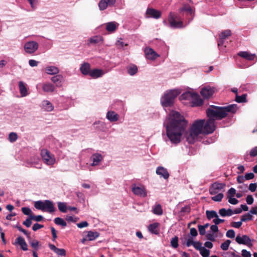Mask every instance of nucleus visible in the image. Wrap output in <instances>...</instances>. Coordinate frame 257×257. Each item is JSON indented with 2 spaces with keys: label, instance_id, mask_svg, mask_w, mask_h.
<instances>
[{
  "label": "nucleus",
  "instance_id": "nucleus-26",
  "mask_svg": "<svg viewBox=\"0 0 257 257\" xmlns=\"http://www.w3.org/2000/svg\"><path fill=\"white\" fill-rule=\"evenodd\" d=\"M106 29L109 32H113L116 30L118 24L115 22L107 23L105 24Z\"/></svg>",
  "mask_w": 257,
  "mask_h": 257
},
{
  "label": "nucleus",
  "instance_id": "nucleus-6",
  "mask_svg": "<svg viewBox=\"0 0 257 257\" xmlns=\"http://www.w3.org/2000/svg\"><path fill=\"white\" fill-rule=\"evenodd\" d=\"M34 206L37 209L41 210L43 211H47L52 213L55 211L53 202L49 200L36 201L35 203Z\"/></svg>",
  "mask_w": 257,
  "mask_h": 257
},
{
  "label": "nucleus",
  "instance_id": "nucleus-36",
  "mask_svg": "<svg viewBox=\"0 0 257 257\" xmlns=\"http://www.w3.org/2000/svg\"><path fill=\"white\" fill-rule=\"evenodd\" d=\"M190 245H192L196 249L200 250L201 248L203 246H202V244L198 241H187V245L189 246Z\"/></svg>",
  "mask_w": 257,
  "mask_h": 257
},
{
  "label": "nucleus",
  "instance_id": "nucleus-15",
  "mask_svg": "<svg viewBox=\"0 0 257 257\" xmlns=\"http://www.w3.org/2000/svg\"><path fill=\"white\" fill-rule=\"evenodd\" d=\"M215 91V88L207 86L202 88L200 93L203 97L207 98L211 96Z\"/></svg>",
  "mask_w": 257,
  "mask_h": 257
},
{
  "label": "nucleus",
  "instance_id": "nucleus-30",
  "mask_svg": "<svg viewBox=\"0 0 257 257\" xmlns=\"http://www.w3.org/2000/svg\"><path fill=\"white\" fill-rule=\"evenodd\" d=\"M51 80L57 86L60 87L62 86L63 77L61 75H57L52 77Z\"/></svg>",
  "mask_w": 257,
  "mask_h": 257
},
{
  "label": "nucleus",
  "instance_id": "nucleus-51",
  "mask_svg": "<svg viewBox=\"0 0 257 257\" xmlns=\"http://www.w3.org/2000/svg\"><path fill=\"white\" fill-rule=\"evenodd\" d=\"M33 9H35L38 4V0H28Z\"/></svg>",
  "mask_w": 257,
  "mask_h": 257
},
{
  "label": "nucleus",
  "instance_id": "nucleus-53",
  "mask_svg": "<svg viewBox=\"0 0 257 257\" xmlns=\"http://www.w3.org/2000/svg\"><path fill=\"white\" fill-rule=\"evenodd\" d=\"M116 45L118 48H122L124 46H127V44H124L121 39H119L117 41Z\"/></svg>",
  "mask_w": 257,
  "mask_h": 257
},
{
  "label": "nucleus",
  "instance_id": "nucleus-14",
  "mask_svg": "<svg viewBox=\"0 0 257 257\" xmlns=\"http://www.w3.org/2000/svg\"><path fill=\"white\" fill-rule=\"evenodd\" d=\"M235 240L239 244H245L247 246L252 245L250 239L246 235L242 236L237 235L236 237Z\"/></svg>",
  "mask_w": 257,
  "mask_h": 257
},
{
  "label": "nucleus",
  "instance_id": "nucleus-62",
  "mask_svg": "<svg viewBox=\"0 0 257 257\" xmlns=\"http://www.w3.org/2000/svg\"><path fill=\"white\" fill-rule=\"evenodd\" d=\"M254 177V175L253 173H246L245 175V176L244 177V178L246 180H250V179L253 178Z\"/></svg>",
  "mask_w": 257,
  "mask_h": 257
},
{
  "label": "nucleus",
  "instance_id": "nucleus-4",
  "mask_svg": "<svg viewBox=\"0 0 257 257\" xmlns=\"http://www.w3.org/2000/svg\"><path fill=\"white\" fill-rule=\"evenodd\" d=\"M180 94L178 90H171L164 93L161 98V103L164 107H171L174 103L176 97Z\"/></svg>",
  "mask_w": 257,
  "mask_h": 257
},
{
  "label": "nucleus",
  "instance_id": "nucleus-61",
  "mask_svg": "<svg viewBox=\"0 0 257 257\" xmlns=\"http://www.w3.org/2000/svg\"><path fill=\"white\" fill-rule=\"evenodd\" d=\"M222 255L224 257H234L235 254L234 252L228 251L223 253Z\"/></svg>",
  "mask_w": 257,
  "mask_h": 257
},
{
  "label": "nucleus",
  "instance_id": "nucleus-24",
  "mask_svg": "<svg viewBox=\"0 0 257 257\" xmlns=\"http://www.w3.org/2000/svg\"><path fill=\"white\" fill-rule=\"evenodd\" d=\"M86 233V237L89 241L94 240L99 236V233L97 231H88Z\"/></svg>",
  "mask_w": 257,
  "mask_h": 257
},
{
  "label": "nucleus",
  "instance_id": "nucleus-45",
  "mask_svg": "<svg viewBox=\"0 0 257 257\" xmlns=\"http://www.w3.org/2000/svg\"><path fill=\"white\" fill-rule=\"evenodd\" d=\"M29 243L31 246L35 249L37 250L39 245V242L37 240H30L29 241Z\"/></svg>",
  "mask_w": 257,
  "mask_h": 257
},
{
  "label": "nucleus",
  "instance_id": "nucleus-38",
  "mask_svg": "<svg viewBox=\"0 0 257 257\" xmlns=\"http://www.w3.org/2000/svg\"><path fill=\"white\" fill-rule=\"evenodd\" d=\"M59 210L62 212L65 213L68 210V207L66 203L64 202H59L57 203Z\"/></svg>",
  "mask_w": 257,
  "mask_h": 257
},
{
  "label": "nucleus",
  "instance_id": "nucleus-9",
  "mask_svg": "<svg viewBox=\"0 0 257 257\" xmlns=\"http://www.w3.org/2000/svg\"><path fill=\"white\" fill-rule=\"evenodd\" d=\"M133 193L141 197H145L147 195V191L145 187L141 184H133L132 187Z\"/></svg>",
  "mask_w": 257,
  "mask_h": 257
},
{
  "label": "nucleus",
  "instance_id": "nucleus-11",
  "mask_svg": "<svg viewBox=\"0 0 257 257\" xmlns=\"http://www.w3.org/2000/svg\"><path fill=\"white\" fill-rule=\"evenodd\" d=\"M115 3L116 0H100L98 6L100 11H104L108 7H113Z\"/></svg>",
  "mask_w": 257,
  "mask_h": 257
},
{
  "label": "nucleus",
  "instance_id": "nucleus-44",
  "mask_svg": "<svg viewBox=\"0 0 257 257\" xmlns=\"http://www.w3.org/2000/svg\"><path fill=\"white\" fill-rule=\"evenodd\" d=\"M18 139V135L16 133L12 132L9 135V140L12 142H15Z\"/></svg>",
  "mask_w": 257,
  "mask_h": 257
},
{
  "label": "nucleus",
  "instance_id": "nucleus-58",
  "mask_svg": "<svg viewBox=\"0 0 257 257\" xmlns=\"http://www.w3.org/2000/svg\"><path fill=\"white\" fill-rule=\"evenodd\" d=\"M241 254L243 257H251V256L250 252L246 249L242 250Z\"/></svg>",
  "mask_w": 257,
  "mask_h": 257
},
{
  "label": "nucleus",
  "instance_id": "nucleus-40",
  "mask_svg": "<svg viewBox=\"0 0 257 257\" xmlns=\"http://www.w3.org/2000/svg\"><path fill=\"white\" fill-rule=\"evenodd\" d=\"M206 214L207 217L209 219H211L213 218H215V217H218V215H217L216 212H215V211L207 210L206 211Z\"/></svg>",
  "mask_w": 257,
  "mask_h": 257
},
{
  "label": "nucleus",
  "instance_id": "nucleus-64",
  "mask_svg": "<svg viewBox=\"0 0 257 257\" xmlns=\"http://www.w3.org/2000/svg\"><path fill=\"white\" fill-rule=\"evenodd\" d=\"M250 155L254 157L257 155V147L252 148L250 152Z\"/></svg>",
  "mask_w": 257,
  "mask_h": 257
},
{
  "label": "nucleus",
  "instance_id": "nucleus-50",
  "mask_svg": "<svg viewBox=\"0 0 257 257\" xmlns=\"http://www.w3.org/2000/svg\"><path fill=\"white\" fill-rule=\"evenodd\" d=\"M79 218L78 217H73L72 216L67 215L66 216V220L68 221L76 222L78 220Z\"/></svg>",
  "mask_w": 257,
  "mask_h": 257
},
{
  "label": "nucleus",
  "instance_id": "nucleus-23",
  "mask_svg": "<svg viewBox=\"0 0 257 257\" xmlns=\"http://www.w3.org/2000/svg\"><path fill=\"white\" fill-rule=\"evenodd\" d=\"M156 173L165 179H167L169 177V174L167 169L163 167H158L156 169Z\"/></svg>",
  "mask_w": 257,
  "mask_h": 257
},
{
  "label": "nucleus",
  "instance_id": "nucleus-5",
  "mask_svg": "<svg viewBox=\"0 0 257 257\" xmlns=\"http://www.w3.org/2000/svg\"><path fill=\"white\" fill-rule=\"evenodd\" d=\"M180 99L189 100L191 101L192 106H200L202 104L203 101L196 93L192 91H187L183 93L180 96Z\"/></svg>",
  "mask_w": 257,
  "mask_h": 257
},
{
  "label": "nucleus",
  "instance_id": "nucleus-60",
  "mask_svg": "<svg viewBox=\"0 0 257 257\" xmlns=\"http://www.w3.org/2000/svg\"><path fill=\"white\" fill-rule=\"evenodd\" d=\"M246 201L248 204H251L253 202V198L251 195H247L246 198Z\"/></svg>",
  "mask_w": 257,
  "mask_h": 257
},
{
  "label": "nucleus",
  "instance_id": "nucleus-48",
  "mask_svg": "<svg viewBox=\"0 0 257 257\" xmlns=\"http://www.w3.org/2000/svg\"><path fill=\"white\" fill-rule=\"evenodd\" d=\"M236 195V190L233 188L229 189L227 192V197H233Z\"/></svg>",
  "mask_w": 257,
  "mask_h": 257
},
{
  "label": "nucleus",
  "instance_id": "nucleus-7",
  "mask_svg": "<svg viewBox=\"0 0 257 257\" xmlns=\"http://www.w3.org/2000/svg\"><path fill=\"white\" fill-rule=\"evenodd\" d=\"M41 155L43 162L47 165L51 166L55 163L56 159L54 155L47 149L42 150Z\"/></svg>",
  "mask_w": 257,
  "mask_h": 257
},
{
  "label": "nucleus",
  "instance_id": "nucleus-31",
  "mask_svg": "<svg viewBox=\"0 0 257 257\" xmlns=\"http://www.w3.org/2000/svg\"><path fill=\"white\" fill-rule=\"evenodd\" d=\"M45 71L46 73L49 75L56 74L59 72L58 68L53 66L46 67Z\"/></svg>",
  "mask_w": 257,
  "mask_h": 257
},
{
  "label": "nucleus",
  "instance_id": "nucleus-35",
  "mask_svg": "<svg viewBox=\"0 0 257 257\" xmlns=\"http://www.w3.org/2000/svg\"><path fill=\"white\" fill-rule=\"evenodd\" d=\"M153 212L156 215H161L163 214V209L160 204L155 205L153 208Z\"/></svg>",
  "mask_w": 257,
  "mask_h": 257
},
{
  "label": "nucleus",
  "instance_id": "nucleus-10",
  "mask_svg": "<svg viewBox=\"0 0 257 257\" xmlns=\"http://www.w3.org/2000/svg\"><path fill=\"white\" fill-rule=\"evenodd\" d=\"M161 15L162 12L160 11L152 8H148L144 16L146 19H158L161 17Z\"/></svg>",
  "mask_w": 257,
  "mask_h": 257
},
{
  "label": "nucleus",
  "instance_id": "nucleus-21",
  "mask_svg": "<svg viewBox=\"0 0 257 257\" xmlns=\"http://www.w3.org/2000/svg\"><path fill=\"white\" fill-rule=\"evenodd\" d=\"M106 117L110 122H115L118 120L119 116L113 111H108L106 113Z\"/></svg>",
  "mask_w": 257,
  "mask_h": 257
},
{
  "label": "nucleus",
  "instance_id": "nucleus-16",
  "mask_svg": "<svg viewBox=\"0 0 257 257\" xmlns=\"http://www.w3.org/2000/svg\"><path fill=\"white\" fill-rule=\"evenodd\" d=\"M231 31L230 30H226L222 31L219 36V40L218 41V45L220 47L223 45L225 39L231 36Z\"/></svg>",
  "mask_w": 257,
  "mask_h": 257
},
{
  "label": "nucleus",
  "instance_id": "nucleus-19",
  "mask_svg": "<svg viewBox=\"0 0 257 257\" xmlns=\"http://www.w3.org/2000/svg\"><path fill=\"white\" fill-rule=\"evenodd\" d=\"M238 55L249 61L253 60L256 58L255 54H251L247 51L239 52Z\"/></svg>",
  "mask_w": 257,
  "mask_h": 257
},
{
  "label": "nucleus",
  "instance_id": "nucleus-2",
  "mask_svg": "<svg viewBox=\"0 0 257 257\" xmlns=\"http://www.w3.org/2000/svg\"><path fill=\"white\" fill-rule=\"evenodd\" d=\"M167 135L172 144H177L181 140L187 125L184 117L179 112L172 111L165 121Z\"/></svg>",
  "mask_w": 257,
  "mask_h": 257
},
{
  "label": "nucleus",
  "instance_id": "nucleus-49",
  "mask_svg": "<svg viewBox=\"0 0 257 257\" xmlns=\"http://www.w3.org/2000/svg\"><path fill=\"white\" fill-rule=\"evenodd\" d=\"M178 240L177 237L172 238L171 240V246L174 248H177L178 246Z\"/></svg>",
  "mask_w": 257,
  "mask_h": 257
},
{
  "label": "nucleus",
  "instance_id": "nucleus-25",
  "mask_svg": "<svg viewBox=\"0 0 257 257\" xmlns=\"http://www.w3.org/2000/svg\"><path fill=\"white\" fill-rule=\"evenodd\" d=\"M49 247L51 249L53 250L56 253L59 255L65 256L66 251L63 248H58L56 247L54 244H50Z\"/></svg>",
  "mask_w": 257,
  "mask_h": 257
},
{
  "label": "nucleus",
  "instance_id": "nucleus-32",
  "mask_svg": "<svg viewBox=\"0 0 257 257\" xmlns=\"http://www.w3.org/2000/svg\"><path fill=\"white\" fill-rule=\"evenodd\" d=\"M159 226V223L157 222H155L150 224L148 226V229L150 232L152 233L157 234L159 233L158 227Z\"/></svg>",
  "mask_w": 257,
  "mask_h": 257
},
{
  "label": "nucleus",
  "instance_id": "nucleus-12",
  "mask_svg": "<svg viewBox=\"0 0 257 257\" xmlns=\"http://www.w3.org/2000/svg\"><path fill=\"white\" fill-rule=\"evenodd\" d=\"M168 21L170 26L172 28H182L183 26L181 21H176V16L172 13L170 14Z\"/></svg>",
  "mask_w": 257,
  "mask_h": 257
},
{
  "label": "nucleus",
  "instance_id": "nucleus-59",
  "mask_svg": "<svg viewBox=\"0 0 257 257\" xmlns=\"http://www.w3.org/2000/svg\"><path fill=\"white\" fill-rule=\"evenodd\" d=\"M43 216L41 215H37V216H34V215H31V219L32 220H34L36 221H40L43 219Z\"/></svg>",
  "mask_w": 257,
  "mask_h": 257
},
{
  "label": "nucleus",
  "instance_id": "nucleus-8",
  "mask_svg": "<svg viewBox=\"0 0 257 257\" xmlns=\"http://www.w3.org/2000/svg\"><path fill=\"white\" fill-rule=\"evenodd\" d=\"M39 48L38 43L34 41L27 42L24 46L25 52L29 54H32L35 53Z\"/></svg>",
  "mask_w": 257,
  "mask_h": 257
},
{
  "label": "nucleus",
  "instance_id": "nucleus-34",
  "mask_svg": "<svg viewBox=\"0 0 257 257\" xmlns=\"http://www.w3.org/2000/svg\"><path fill=\"white\" fill-rule=\"evenodd\" d=\"M219 213L222 217L230 216L233 214V211L230 209L221 208L219 210Z\"/></svg>",
  "mask_w": 257,
  "mask_h": 257
},
{
  "label": "nucleus",
  "instance_id": "nucleus-39",
  "mask_svg": "<svg viewBox=\"0 0 257 257\" xmlns=\"http://www.w3.org/2000/svg\"><path fill=\"white\" fill-rule=\"evenodd\" d=\"M138 71V68L136 65H131L127 68V72L131 75L135 74Z\"/></svg>",
  "mask_w": 257,
  "mask_h": 257
},
{
  "label": "nucleus",
  "instance_id": "nucleus-41",
  "mask_svg": "<svg viewBox=\"0 0 257 257\" xmlns=\"http://www.w3.org/2000/svg\"><path fill=\"white\" fill-rule=\"evenodd\" d=\"M55 223L57 225H62L65 227L67 225L66 222L61 218L57 217L54 219Z\"/></svg>",
  "mask_w": 257,
  "mask_h": 257
},
{
  "label": "nucleus",
  "instance_id": "nucleus-20",
  "mask_svg": "<svg viewBox=\"0 0 257 257\" xmlns=\"http://www.w3.org/2000/svg\"><path fill=\"white\" fill-rule=\"evenodd\" d=\"M42 108L48 112L52 111L54 107L53 104L47 100H44L42 102Z\"/></svg>",
  "mask_w": 257,
  "mask_h": 257
},
{
  "label": "nucleus",
  "instance_id": "nucleus-47",
  "mask_svg": "<svg viewBox=\"0 0 257 257\" xmlns=\"http://www.w3.org/2000/svg\"><path fill=\"white\" fill-rule=\"evenodd\" d=\"M231 241L229 240H227L225 241H224L223 243H222L221 245V248L222 250H226L229 247V245Z\"/></svg>",
  "mask_w": 257,
  "mask_h": 257
},
{
  "label": "nucleus",
  "instance_id": "nucleus-55",
  "mask_svg": "<svg viewBox=\"0 0 257 257\" xmlns=\"http://www.w3.org/2000/svg\"><path fill=\"white\" fill-rule=\"evenodd\" d=\"M77 226L78 228H82L83 227H86L88 226V223L87 221H83L77 224Z\"/></svg>",
  "mask_w": 257,
  "mask_h": 257
},
{
  "label": "nucleus",
  "instance_id": "nucleus-27",
  "mask_svg": "<svg viewBox=\"0 0 257 257\" xmlns=\"http://www.w3.org/2000/svg\"><path fill=\"white\" fill-rule=\"evenodd\" d=\"M180 12L185 13L186 15L190 16L191 18L193 17L194 12L189 6L185 5L180 9Z\"/></svg>",
  "mask_w": 257,
  "mask_h": 257
},
{
  "label": "nucleus",
  "instance_id": "nucleus-29",
  "mask_svg": "<svg viewBox=\"0 0 257 257\" xmlns=\"http://www.w3.org/2000/svg\"><path fill=\"white\" fill-rule=\"evenodd\" d=\"M42 89L44 92H52L55 91V87L50 83H47L43 84Z\"/></svg>",
  "mask_w": 257,
  "mask_h": 257
},
{
  "label": "nucleus",
  "instance_id": "nucleus-22",
  "mask_svg": "<svg viewBox=\"0 0 257 257\" xmlns=\"http://www.w3.org/2000/svg\"><path fill=\"white\" fill-rule=\"evenodd\" d=\"M19 88L22 97H25L28 95L29 93L27 88V85L23 81H20L19 82Z\"/></svg>",
  "mask_w": 257,
  "mask_h": 257
},
{
  "label": "nucleus",
  "instance_id": "nucleus-57",
  "mask_svg": "<svg viewBox=\"0 0 257 257\" xmlns=\"http://www.w3.org/2000/svg\"><path fill=\"white\" fill-rule=\"evenodd\" d=\"M228 199V202L231 204L235 205L238 203V201L233 197H227Z\"/></svg>",
  "mask_w": 257,
  "mask_h": 257
},
{
  "label": "nucleus",
  "instance_id": "nucleus-54",
  "mask_svg": "<svg viewBox=\"0 0 257 257\" xmlns=\"http://www.w3.org/2000/svg\"><path fill=\"white\" fill-rule=\"evenodd\" d=\"M226 235L227 237L232 238L235 236V232L233 230L230 229L227 231Z\"/></svg>",
  "mask_w": 257,
  "mask_h": 257
},
{
  "label": "nucleus",
  "instance_id": "nucleus-13",
  "mask_svg": "<svg viewBox=\"0 0 257 257\" xmlns=\"http://www.w3.org/2000/svg\"><path fill=\"white\" fill-rule=\"evenodd\" d=\"M145 54L147 59L154 61L160 55L158 54L153 49L150 48H146L145 50Z\"/></svg>",
  "mask_w": 257,
  "mask_h": 257
},
{
  "label": "nucleus",
  "instance_id": "nucleus-43",
  "mask_svg": "<svg viewBox=\"0 0 257 257\" xmlns=\"http://www.w3.org/2000/svg\"><path fill=\"white\" fill-rule=\"evenodd\" d=\"M199 251L200 253L203 257H208L210 254V251L204 247L201 248Z\"/></svg>",
  "mask_w": 257,
  "mask_h": 257
},
{
  "label": "nucleus",
  "instance_id": "nucleus-56",
  "mask_svg": "<svg viewBox=\"0 0 257 257\" xmlns=\"http://www.w3.org/2000/svg\"><path fill=\"white\" fill-rule=\"evenodd\" d=\"M242 222L240 220V221L238 222H232L231 223V226L234 228H238L242 225Z\"/></svg>",
  "mask_w": 257,
  "mask_h": 257
},
{
  "label": "nucleus",
  "instance_id": "nucleus-42",
  "mask_svg": "<svg viewBox=\"0 0 257 257\" xmlns=\"http://www.w3.org/2000/svg\"><path fill=\"white\" fill-rule=\"evenodd\" d=\"M235 100L236 102L239 103L245 102L246 101V95L243 94L241 96L236 95L235 97Z\"/></svg>",
  "mask_w": 257,
  "mask_h": 257
},
{
  "label": "nucleus",
  "instance_id": "nucleus-17",
  "mask_svg": "<svg viewBox=\"0 0 257 257\" xmlns=\"http://www.w3.org/2000/svg\"><path fill=\"white\" fill-rule=\"evenodd\" d=\"M103 159V157L99 153L93 154L90 157L91 161L92 163L91 164V166H96L98 165Z\"/></svg>",
  "mask_w": 257,
  "mask_h": 257
},
{
  "label": "nucleus",
  "instance_id": "nucleus-33",
  "mask_svg": "<svg viewBox=\"0 0 257 257\" xmlns=\"http://www.w3.org/2000/svg\"><path fill=\"white\" fill-rule=\"evenodd\" d=\"M80 70L82 74L84 75H89V73L91 70H90V65L88 63H85L81 65Z\"/></svg>",
  "mask_w": 257,
  "mask_h": 257
},
{
  "label": "nucleus",
  "instance_id": "nucleus-52",
  "mask_svg": "<svg viewBox=\"0 0 257 257\" xmlns=\"http://www.w3.org/2000/svg\"><path fill=\"white\" fill-rule=\"evenodd\" d=\"M22 211L23 213L27 215H32V211L31 210L28 208V207H23L22 208Z\"/></svg>",
  "mask_w": 257,
  "mask_h": 257
},
{
  "label": "nucleus",
  "instance_id": "nucleus-18",
  "mask_svg": "<svg viewBox=\"0 0 257 257\" xmlns=\"http://www.w3.org/2000/svg\"><path fill=\"white\" fill-rule=\"evenodd\" d=\"M105 72L101 69H94L90 71L89 75L93 78H97L102 76Z\"/></svg>",
  "mask_w": 257,
  "mask_h": 257
},
{
  "label": "nucleus",
  "instance_id": "nucleus-37",
  "mask_svg": "<svg viewBox=\"0 0 257 257\" xmlns=\"http://www.w3.org/2000/svg\"><path fill=\"white\" fill-rule=\"evenodd\" d=\"M103 41V38L100 36H95L89 39V42L91 44H97Z\"/></svg>",
  "mask_w": 257,
  "mask_h": 257
},
{
  "label": "nucleus",
  "instance_id": "nucleus-1",
  "mask_svg": "<svg viewBox=\"0 0 257 257\" xmlns=\"http://www.w3.org/2000/svg\"><path fill=\"white\" fill-rule=\"evenodd\" d=\"M238 109L236 104H232L226 107L211 106L207 110L208 119H198L194 121L190 129L185 133V137L189 143L193 144L198 140L201 135L212 133L215 129L214 120L225 117L228 112L235 113Z\"/></svg>",
  "mask_w": 257,
  "mask_h": 257
},
{
  "label": "nucleus",
  "instance_id": "nucleus-28",
  "mask_svg": "<svg viewBox=\"0 0 257 257\" xmlns=\"http://www.w3.org/2000/svg\"><path fill=\"white\" fill-rule=\"evenodd\" d=\"M15 244L20 245L22 249L24 250H27L28 249L27 244L25 239L22 237H18L16 239Z\"/></svg>",
  "mask_w": 257,
  "mask_h": 257
},
{
  "label": "nucleus",
  "instance_id": "nucleus-46",
  "mask_svg": "<svg viewBox=\"0 0 257 257\" xmlns=\"http://www.w3.org/2000/svg\"><path fill=\"white\" fill-rule=\"evenodd\" d=\"M252 219V216L249 213H247L241 217V221L242 222L246 221L248 220H251Z\"/></svg>",
  "mask_w": 257,
  "mask_h": 257
},
{
  "label": "nucleus",
  "instance_id": "nucleus-3",
  "mask_svg": "<svg viewBox=\"0 0 257 257\" xmlns=\"http://www.w3.org/2000/svg\"><path fill=\"white\" fill-rule=\"evenodd\" d=\"M225 184L223 183L215 182L212 184L209 189V193L212 195L211 199L216 202H220L222 200L224 195L223 192L224 191Z\"/></svg>",
  "mask_w": 257,
  "mask_h": 257
},
{
  "label": "nucleus",
  "instance_id": "nucleus-63",
  "mask_svg": "<svg viewBox=\"0 0 257 257\" xmlns=\"http://www.w3.org/2000/svg\"><path fill=\"white\" fill-rule=\"evenodd\" d=\"M224 221L223 219H221L218 218V217H215L213 219V222L215 224H219Z\"/></svg>",
  "mask_w": 257,
  "mask_h": 257
}]
</instances>
